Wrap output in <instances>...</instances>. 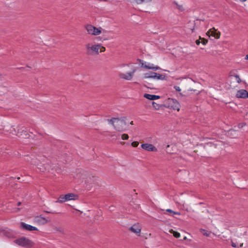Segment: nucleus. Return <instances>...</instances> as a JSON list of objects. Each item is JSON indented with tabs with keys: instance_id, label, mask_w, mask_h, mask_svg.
<instances>
[{
	"instance_id": "22",
	"label": "nucleus",
	"mask_w": 248,
	"mask_h": 248,
	"mask_svg": "<svg viewBox=\"0 0 248 248\" xmlns=\"http://www.w3.org/2000/svg\"><path fill=\"white\" fill-rule=\"evenodd\" d=\"M200 232L201 233H202V234L203 235H205L206 236H209L210 235V232L204 229H200Z\"/></svg>"
},
{
	"instance_id": "15",
	"label": "nucleus",
	"mask_w": 248,
	"mask_h": 248,
	"mask_svg": "<svg viewBox=\"0 0 248 248\" xmlns=\"http://www.w3.org/2000/svg\"><path fill=\"white\" fill-rule=\"evenodd\" d=\"M236 96L238 98H248V92L245 90H240L237 92Z\"/></svg>"
},
{
	"instance_id": "16",
	"label": "nucleus",
	"mask_w": 248,
	"mask_h": 248,
	"mask_svg": "<svg viewBox=\"0 0 248 248\" xmlns=\"http://www.w3.org/2000/svg\"><path fill=\"white\" fill-rule=\"evenodd\" d=\"M144 97L146 98V99L150 100H157L160 98V96L156 95H154V94H147L145 93L143 95Z\"/></svg>"
},
{
	"instance_id": "26",
	"label": "nucleus",
	"mask_w": 248,
	"mask_h": 248,
	"mask_svg": "<svg viewBox=\"0 0 248 248\" xmlns=\"http://www.w3.org/2000/svg\"><path fill=\"white\" fill-rule=\"evenodd\" d=\"M54 230L56 231V232H63V230L62 228H60V227H55L54 228Z\"/></svg>"
},
{
	"instance_id": "31",
	"label": "nucleus",
	"mask_w": 248,
	"mask_h": 248,
	"mask_svg": "<svg viewBox=\"0 0 248 248\" xmlns=\"http://www.w3.org/2000/svg\"><path fill=\"white\" fill-rule=\"evenodd\" d=\"M174 88L175 89V90L177 92H180L181 91V89L179 86H175L174 87Z\"/></svg>"
},
{
	"instance_id": "39",
	"label": "nucleus",
	"mask_w": 248,
	"mask_h": 248,
	"mask_svg": "<svg viewBox=\"0 0 248 248\" xmlns=\"http://www.w3.org/2000/svg\"><path fill=\"white\" fill-rule=\"evenodd\" d=\"M240 0L242 2H245V1H247V0Z\"/></svg>"
},
{
	"instance_id": "33",
	"label": "nucleus",
	"mask_w": 248,
	"mask_h": 248,
	"mask_svg": "<svg viewBox=\"0 0 248 248\" xmlns=\"http://www.w3.org/2000/svg\"><path fill=\"white\" fill-rule=\"evenodd\" d=\"M232 246L233 248H236L237 247V244L233 241H232Z\"/></svg>"
},
{
	"instance_id": "18",
	"label": "nucleus",
	"mask_w": 248,
	"mask_h": 248,
	"mask_svg": "<svg viewBox=\"0 0 248 248\" xmlns=\"http://www.w3.org/2000/svg\"><path fill=\"white\" fill-rule=\"evenodd\" d=\"M67 201L70 200H75L77 199L78 196L73 193H68L65 195Z\"/></svg>"
},
{
	"instance_id": "43",
	"label": "nucleus",
	"mask_w": 248,
	"mask_h": 248,
	"mask_svg": "<svg viewBox=\"0 0 248 248\" xmlns=\"http://www.w3.org/2000/svg\"><path fill=\"white\" fill-rule=\"evenodd\" d=\"M194 30V29H191L192 32H193Z\"/></svg>"
},
{
	"instance_id": "9",
	"label": "nucleus",
	"mask_w": 248,
	"mask_h": 248,
	"mask_svg": "<svg viewBox=\"0 0 248 248\" xmlns=\"http://www.w3.org/2000/svg\"><path fill=\"white\" fill-rule=\"evenodd\" d=\"M34 221L39 225H44L49 222L50 220L44 217L42 215H40L34 217Z\"/></svg>"
},
{
	"instance_id": "7",
	"label": "nucleus",
	"mask_w": 248,
	"mask_h": 248,
	"mask_svg": "<svg viewBox=\"0 0 248 248\" xmlns=\"http://www.w3.org/2000/svg\"><path fill=\"white\" fill-rule=\"evenodd\" d=\"M145 78H153L157 80H164L166 76L164 75L160 74L155 72L147 73L144 74Z\"/></svg>"
},
{
	"instance_id": "36",
	"label": "nucleus",
	"mask_w": 248,
	"mask_h": 248,
	"mask_svg": "<svg viewBox=\"0 0 248 248\" xmlns=\"http://www.w3.org/2000/svg\"><path fill=\"white\" fill-rule=\"evenodd\" d=\"M19 210V208H16V210L15 211V212H18Z\"/></svg>"
},
{
	"instance_id": "6",
	"label": "nucleus",
	"mask_w": 248,
	"mask_h": 248,
	"mask_svg": "<svg viewBox=\"0 0 248 248\" xmlns=\"http://www.w3.org/2000/svg\"><path fill=\"white\" fill-rule=\"evenodd\" d=\"M14 242L18 246L24 247H31L33 245L32 242L24 237L15 240Z\"/></svg>"
},
{
	"instance_id": "13",
	"label": "nucleus",
	"mask_w": 248,
	"mask_h": 248,
	"mask_svg": "<svg viewBox=\"0 0 248 248\" xmlns=\"http://www.w3.org/2000/svg\"><path fill=\"white\" fill-rule=\"evenodd\" d=\"M141 148L149 152H156L157 149L152 144L144 143L141 145Z\"/></svg>"
},
{
	"instance_id": "4",
	"label": "nucleus",
	"mask_w": 248,
	"mask_h": 248,
	"mask_svg": "<svg viewBox=\"0 0 248 248\" xmlns=\"http://www.w3.org/2000/svg\"><path fill=\"white\" fill-rule=\"evenodd\" d=\"M85 29L88 34L93 36L99 35L105 31L101 27H96L91 24L85 25Z\"/></svg>"
},
{
	"instance_id": "17",
	"label": "nucleus",
	"mask_w": 248,
	"mask_h": 248,
	"mask_svg": "<svg viewBox=\"0 0 248 248\" xmlns=\"http://www.w3.org/2000/svg\"><path fill=\"white\" fill-rule=\"evenodd\" d=\"M131 2H134L138 4H141L143 3H149L152 2L153 0H130Z\"/></svg>"
},
{
	"instance_id": "2",
	"label": "nucleus",
	"mask_w": 248,
	"mask_h": 248,
	"mask_svg": "<svg viewBox=\"0 0 248 248\" xmlns=\"http://www.w3.org/2000/svg\"><path fill=\"white\" fill-rule=\"evenodd\" d=\"M85 47L87 54L90 55H98L106 50L105 47L101 44L95 43H88Z\"/></svg>"
},
{
	"instance_id": "12",
	"label": "nucleus",
	"mask_w": 248,
	"mask_h": 248,
	"mask_svg": "<svg viewBox=\"0 0 248 248\" xmlns=\"http://www.w3.org/2000/svg\"><path fill=\"white\" fill-rule=\"evenodd\" d=\"M141 230V227L139 223H136L132 225L130 228V230L133 232V233H135L137 235L139 236L140 234Z\"/></svg>"
},
{
	"instance_id": "1",
	"label": "nucleus",
	"mask_w": 248,
	"mask_h": 248,
	"mask_svg": "<svg viewBox=\"0 0 248 248\" xmlns=\"http://www.w3.org/2000/svg\"><path fill=\"white\" fill-rule=\"evenodd\" d=\"M27 162H30L31 165L35 166L41 171H44L49 170V165L45 162V159L40 156L31 157L27 156L25 159Z\"/></svg>"
},
{
	"instance_id": "42",
	"label": "nucleus",
	"mask_w": 248,
	"mask_h": 248,
	"mask_svg": "<svg viewBox=\"0 0 248 248\" xmlns=\"http://www.w3.org/2000/svg\"><path fill=\"white\" fill-rule=\"evenodd\" d=\"M186 210L187 211V212H189V210L187 208L186 209Z\"/></svg>"
},
{
	"instance_id": "25",
	"label": "nucleus",
	"mask_w": 248,
	"mask_h": 248,
	"mask_svg": "<svg viewBox=\"0 0 248 248\" xmlns=\"http://www.w3.org/2000/svg\"><path fill=\"white\" fill-rule=\"evenodd\" d=\"M129 138V136L126 134H123L122 135V139L123 140H127Z\"/></svg>"
},
{
	"instance_id": "30",
	"label": "nucleus",
	"mask_w": 248,
	"mask_h": 248,
	"mask_svg": "<svg viewBox=\"0 0 248 248\" xmlns=\"http://www.w3.org/2000/svg\"><path fill=\"white\" fill-rule=\"evenodd\" d=\"M245 123H240L238 124V127L239 128H242L245 125Z\"/></svg>"
},
{
	"instance_id": "27",
	"label": "nucleus",
	"mask_w": 248,
	"mask_h": 248,
	"mask_svg": "<svg viewBox=\"0 0 248 248\" xmlns=\"http://www.w3.org/2000/svg\"><path fill=\"white\" fill-rule=\"evenodd\" d=\"M138 145L139 142L138 141H133L131 143V145L134 147H137Z\"/></svg>"
},
{
	"instance_id": "20",
	"label": "nucleus",
	"mask_w": 248,
	"mask_h": 248,
	"mask_svg": "<svg viewBox=\"0 0 248 248\" xmlns=\"http://www.w3.org/2000/svg\"><path fill=\"white\" fill-rule=\"evenodd\" d=\"M165 211L167 212L170 213V215L172 216H173V215H181V213L180 212H175V211H173V210H172L171 209H168L166 210Z\"/></svg>"
},
{
	"instance_id": "35",
	"label": "nucleus",
	"mask_w": 248,
	"mask_h": 248,
	"mask_svg": "<svg viewBox=\"0 0 248 248\" xmlns=\"http://www.w3.org/2000/svg\"><path fill=\"white\" fill-rule=\"evenodd\" d=\"M235 132V130H230V131H229V134H231V135H232V132Z\"/></svg>"
},
{
	"instance_id": "34",
	"label": "nucleus",
	"mask_w": 248,
	"mask_h": 248,
	"mask_svg": "<svg viewBox=\"0 0 248 248\" xmlns=\"http://www.w3.org/2000/svg\"><path fill=\"white\" fill-rule=\"evenodd\" d=\"M196 43L197 45H199L200 43H201V42L200 41V40H197L196 41Z\"/></svg>"
},
{
	"instance_id": "11",
	"label": "nucleus",
	"mask_w": 248,
	"mask_h": 248,
	"mask_svg": "<svg viewBox=\"0 0 248 248\" xmlns=\"http://www.w3.org/2000/svg\"><path fill=\"white\" fill-rule=\"evenodd\" d=\"M141 65L142 67L147 69H151L154 71H156L161 69V68L159 66L157 65H155L153 63H148L146 62H141Z\"/></svg>"
},
{
	"instance_id": "5",
	"label": "nucleus",
	"mask_w": 248,
	"mask_h": 248,
	"mask_svg": "<svg viewBox=\"0 0 248 248\" xmlns=\"http://www.w3.org/2000/svg\"><path fill=\"white\" fill-rule=\"evenodd\" d=\"M166 106L174 110L179 111L180 108V105L179 103L174 99L168 98L165 101Z\"/></svg>"
},
{
	"instance_id": "38",
	"label": "nucleus",
	"mask_w": 248,
	"mask_h": 248,
	"mask_svg": "<svg viewBox=\"0 0 248 248\" xmlns=\"http://www.w3.org/2000/svg\"><path fill=\"white\" fill-rule=\"evenodd\" d=\"M246 59L248 60V54L246 55Z\"/></svg>"
},
{
	"instance_id": "21",
	"label": "nucleus",
	"mask_w": 248,
	"mask_h": 248,
	"mask_svg": "<svg viewBox=\"0 0 248 248\" xmlns=\"http://www.w3.org/2000/svg\"><path fill=\"white\" fill-rule=\"evenodd\" d=\"M170 232L173 234V236L175 238H179L181 236L180 233L177 232H176L172 229L169 231Z\"/></svg>"
},
{
	"instance_id": "41",
	"label": "nucleus",
	"mask_w": 248,
	"mask_h": 248,
	"mask_svg": "<svg viewBox=\"0 0 248 248\" xmlns=\"http://www.w3.org/2000/svg\"><path fill=\"white\" fill-rule=\"evenodd\" d=\"M131 124H133V121H131L130 123Z\"/></svg>"
},
{
	"instance_id": "24",
	"label": "nucleus",
	"mask_w": 248,
	"mask_h": 248,
	"mask_svg": "<svg viewBox=\"0 0 248 248\" xmlns=\"http://www.w3.org/2000/svg\"><path fill=\"white\" fill-rule=\"evenodd\" d=\"M176 204H177L178 206H180L183 208H185V203L183 202H175Z\"/></svg>"
},
{
	"instance_id": "19",
	"label": "nucleus",
	"mask_w": 248,
	"mask_h": 248,
	"mask_svg": "<svg viewBox=\"0 0 248 248\" xmlns=\"http://www.w3.org/2000/svg\"><path fill=\"white\" fill-rule=\"evenodd\" d=\"M65 197H66L65 195H61L59 197V198H58V199L56 202H59V203H62V202H66L67 200Z\"/></svg>"
},
{
	"instance_id": "28",
	"label": "nucleus",
	"mask_w": 248,
	"mask_h": 248,
	"mask_svg": "<svg viewBox=\"0 0 248 248\" xmlns=\"http://www.w3.org/2000/svg\"><path fill=\"white\" fill-rule=\"evenodd\" d=\"M235 78L237 80V82L239 83L241 82V80L239 77V76L238 75H235Z\"/></svg>"
},
{
	"instance_id": "37",
	"label": "nucleus",
	"mask_w": 248,
	"mask_h": 248,
	"mask_svg": "<svg viewBox=\"0 0 248 248\" xmlns=\"http://www.w3.org/2000/svg\"><path fill=\"white\" fill-rule=\"evenodd\" d=\"M243 245V243H241L240 245V248L242 247Z\"/></svg>"
},
{
	"instance_id": "3",
	"label": "nucleus",
	"mask_w": 248,
	"mask_h": 248,
	"mask_svg": "<svg viewBox=\"0 0 248 248\" xmlns=\"http://www.w3.org/2000/svg\"><path fill=\"white\" fill-rule=\"evenodd\" d=\"M108 124L113 125L114 128L119 132H123L126 129V122L123 118H113L108 119Z\"/></svg>"
},
{
	"instance_id": "29",
	"label": "nucleus",
	"mask_w": 248,
	"mask_h": 248,
	"mask_svg": "<svg viewBox=\"0 0 248 248\" xmlns=\"http://www.w3.org/2000/svg\"><path fill=\"white\" fill-rule=\"evenodd\" d=\"M200 39H202L201 38H200ZM201 42V43H202L203 45H205L207 43V40L202 38V41Z\"/></svg>"
},
{
	"instance_id": "10",
	"label": "nucleus",
	"mask_w": 248,
	"mask_h": 248,
	"mask_svg": "<svg viewBox=\"0 0 248 248\" xmlns=\"http://www.w3.org/2000/svg\"><path fill=\"white\" fill-rule=\"evenodd\" d=\"M207 35L208 36H212L216 39H219L220 36V32L217 31V30L215 28L213 27L210 29L206 33Z\"/></svg>"
},
{
	"instance_id": "14",
	"label": "nucleus",
	"mask_w": 248,
	"mask_h": 248,
	"mask_svg": "<svg viewBox=\"0 0 248 248\" xmlns=\"http://www.w3.org/2000/svg\"><path fill=\"white\" fill-rule=\"evenodd\" d=\"M20 227L21 229L29 231H38V229L34 226L31 225L26 224L24 222H21L20 223Z\"/></svg>"
},
{
	"instance_id": "32",
	"label": "nucleus",
	"mask_w": 248,
	"mask_h": 248,
	"mask_svg": "<svg viewBox=\"0 0 248 248\" xmlns=\"http://www.w3.org/2000/svg\"><path fill=\"white\" fill-rule=\"evenodd\" d=\"M169 148H170V145H167L166 147V151L169 153H171V151L170 150Z\"/></svg>"
},
{
	"instance_id": "23",
	"label": "nucleus",
	"mask_w": 248,
	"mask_h": 248,
	"mask_svg": "<svg viewBox=\"0 0 248 248\" xmlns=\"http://www.w3.org/2000/svg\"><path fill=\"white\" fill-rule=\"evenodd\" d=\"M152 105L154 109L155 110H158L160 109L161 106L155 102H152Z\"/></svg>"
},
{
	"instance_id": "40",
	"label": "nucleus",
	"mask_w": 248,
	"mask_h": 248,
	"mask_svg": "<svg viewBox=\"0 0 248 248\" xmlns=\"http://www.w3.org/2000/svg\"><path fill=\"white\" fill-rule=\"evenodd\" d=\"M20 204H21V202H18V203H17L18 206H19Z\"/></svg>"
},
{
	"instance_id": "8",
	"label": "nucleus",
	"mask_w": 248,
	"mask_h": 248,
	"mask_svg": "<svg viewBox=\"0 0 248 248\" xmlns=\"http://www.w3.org/2000/svg\"><path fill=\"white\" fill-rule=\"evenodd\" d=\"M135 71L136 70L133 69L132 71L127 73H120L119 74V77L120 78L123 79L131 80L133 78Z\"/></svg>"
}]
</instances>
